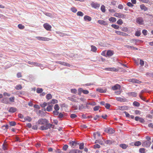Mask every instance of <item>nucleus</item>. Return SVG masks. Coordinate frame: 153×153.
<instances>
[{"mask_svg":"<svg viewBox=\"0 0 153 153\" xmlns=\"http://www.w3.org/2000/svg\"><path fill=\"white\" fill-rule=\"evenodd\" d=\"M9 126L7 125L3 126H2V128L4 130H6L8 128Z\"/></svg>","mask_w":153,"mask_h":153,"instance_id":"774afa93","label":"nucleus"},{"mask_svg":"<svg viewBox=\"0 0 153 153\" xmlns=\"http://www.w3.org/2000/svg\"><path fill=\"white\" fill-rule=\"evenodd\" d=\"M133 105L134 106L138 107L140 106V104L137 102L135 101L133 102Z\"/></svg>","mask_w":153,"mask_h":153,"instance_id":"4c0bfd02","label":"nucleus"},{"mask_svg":"<svg viewBox=\"0 0 153 153\" xmlns=\"http://www.w3.org/2000/svg\"><path fill=\"white\" fill-rule=\"evenodd\" d=\"M16 111V109L14 107H12L10 108L9 111L10 112L14 113Z\"/></svg>","mask_w":153,"mask_h":153,"instance_id":"4be33fe9","label":"nucleus"},{"mask_svg":"<svg viewBox=\"0 0 153 153\" xmlns=\"http://www.w3.org/2000/svg\"><path fill=\"white\" fill-rule=\"evenodd\" d=\"M101 10L102 12H105V6L104 5H102L101 6Z\"/></svg>","mask_w":153,"mask_h":153,"instance_id":"a18cd8bd","label":"nucleus"},{"mask_svg":"<svg viewBox=\"0 0 153 153\" xmlns=\"http://www.w3.org/2000/svg\"><path fill=\"white\" fill-rule=\"evenodd\" d=\"M115 33L118 35L123 36H126L128 35L127 33L118 31H116Z\"/></svg>","mask_w":153,"mask_h":153,"instance_id":"9b49d317","label":"nucleus"},{"mask_svg":"<svg viewBox=\"0 0 153 153\" xmlns=\"http://www.w3.org/2000/svg\"><path fill=\"white\" fill-rule=\"evenodd\" d=\"M44 27L47 30L50 31L51 28V26L48 24L46 23L43 25Z\"/></svg>","mask_w":153,"mask_h":153,"instance_id":"0eeeda50","label":"nucleus"},{"mask_svg":"<svg viewBox=\"0 0 153 153\" xmlns=\"http://www.w3.org/2000/svg\"><path fill=\"white\" fill-rule=\"evenodd\" d=\"M84 19L85 21H90L92 19L91 17L87 15H85V16L84 17Z\"/></svg>","mask_w":153,"mask_h":153,"instance_id":"a211bd4d","label":"nucleus"},{"mask_svg":"<svg viewBox=\"0 0 153 153\" xmlns=\"http://www.w3.org/2000/svg\"><path fill=\"white\" fill-rule=\"evenodd\" d=\"M36 38L37 39L40 40L48 41L51 40V39L50 38L42 37L37 36L36 37Z\"/></svg>","mask_w":153,"mask_h":153,"instance_id":"423d86ee","label":"nucleus"},{"mask_svg":"<svg viewBox=\"0 0 153 153\" xmlns=\"http://www.w3.org/2000/svg\"><path fill=\"white\" fill-rule=\"evenodd\" d=\"M18 27L19 28L21 29H24L25 27L24 26L22 25V24H19L18 25Z\"/></svg>","mask_w":153,"mask_h":153,"instance_id":"37998d69","label":"nucleus"},{"mask_svg":"<svg viewBox=\"0 0 153 153\" xmlns=\"http://www.w3.org/2000/svg\"><path fill=\"white\" fill-rule=\"evenodd\" d=\"M71 10L72 12L74 13H76L77 11V9L75 7H72L71 8Z\"/></svg>","mask_w":153,"mask_h":153,"instance_id":"3c124183","label":"nucleus"},{"mask_svg":"<svg viewBox=\"0 0 153 153\" xmlns=\"http://www.w3.org/2000/svg\"><path fill=\"white\" fill-rule=\"evenodd\" d=\"M128 81L129 82L139 84L141 82V81L137 79H129L128 80Z\"/></svg>","mask_w":153,"mask_h":153,"instance_id":"1a4fd4ad","label":"nucleus"},{"mask_svg":"<svg viewBox=\"0 0 153 153\" xmlns=\"http://www.w3.org/2000/svg\"><path fill=\"white\" fill-rule=\"evenodd\" d=\"M91 51H93V52H96L97 51V48L96 47L94 46L91 45Z\"/></svg>","mask_w":153,"mask_h":153,"instance_id":"a878e982","label":"nucleus"},{"mask_svg":"<svg viewBox=\"0 0 153 153\" xmlns=\"http://www.w3.org/2000/svg\"><path fill=\"white\" fill-rule=\"evenodd\" d=\"M126 108V106H120L119 107V109L120 110H124Z\"/></svg>","mask_w":153,"mask_h":153,"instance_id":"79ce46f5","label":"nucleus"},{"mask_svg":"<svg viewBox=\"0 0 153 153\" xmlns=\"http://www.w3.org/2000/svg\"><path fill=\"white\" fill-rule=\"evenodd\" d=\"M140 34H141V33H140V31H137L135 32V35L136 36H140Z\"/></svg>","mask_w":153,"mask_h":153,"instance_id":"5fc2aeb1","label":"nucleus"},{"mask_svg":"<svg viewBox=\"0 0 153 153\" xmlns=\"http://www.w3.org/2000/svg\"><path fill=\"white\" fill-rule=\"evenodd\" d=\"M120 86L118 84H116L111 88L112 89L115 90L117 89H120Z\"/></svg>","mask_w":153,"mask_h":153,"instance_id":"2eb2a0df","label":"nucleus"},{"mask_svg":"<svg viewBox=\"0 0 153 153\" xmlns=\"http://www.w3.org/2000/svg\"><path fill=\"white\" fill-rule=\"evenodd\" d=\"M145 149L144 148H140L139 149V152L140 153H145Z\"/></svg>","mask_w":153,"mask_h":153,"instance_id":"e2e57ef3","label":"nucleus"},{"mask_svg":"<svg viewBox=\"0 0 153 153\" xmlns=\"http://www.w3.org/2000/svg\"><path fill=\"white\" fill-rule=\"evenodd\" d=\"M15 88L16 89L19 90L21 89L22 88V87L21 85H16Z\"/></svg>","mask_w":153,"mask_h":153,"instance_id":"cd10ccee","label":"nucleus"},{"mask_svg":"<svg viewBox=\"0 0 153 153\" xmlns=\"http://www.w3.org/2000/svg\"><path fill=\"white\" fill-rule=\"evenodd\" d=\"M117 23L119 25H122L123 23V22L121 19H119L117 22Z\"/></svg>","mask_w":153,"mask_h":153,"instance_id":"864d4df0","label":"nucleus"},{"mask_svg":"<svg viewBox=\"0 0 153 153\" xmlns=\"http://www.w3.org/2000/svg\"><path fill=\"white\" fill-rule=\"evenodd\" d=\"M114 16L119 18H125L126 17L125 15L121 13H116L114 14Z\"/></svg>","mask_w":153,"mask_h":153,"instance_id":"7ed1b4c3","label":"nucleus"},{"mask_svg":"<svg viewBox=\"0 0 153 153\" xmlns=\"http://www.w3.org/2000/svg\"><path fill=\"white\" fill-rule=\"evenodd\" d=\"M51 102L53 104L56 103L58 102V100L55 99H53L52 100Z\"/></svg>","mask_w":153,"mask_h":153,"instance_id":"0e129e2a","label":"nucleus"},{"mask_svg":"<svg viewBox=\"0 0 153 153\" xmlns=\"http://www.w3.org/2000/svg\"><path fill=\"white\" fill-rule=\"evenodd\" d=\"M152 143L150 141H144L142 143V146L145 147H148L150 146Z\"/></svg>","mask_w":153,"mask_h":153,"instance_id":"f03ea898","label":"nucleus"},{"mask_svg":"<svg viewBox=\"0 0 153 153\" xmlns=\"http://www.w3.org/2000/svg\"><path fill=\"white\" fill-rule=\"evenodd\" d=\"M128 94L129 96L133 97H136L137 95V93L134 92H129L128 93Z\"/></svg>","mask_w":153,"mask_h":153,"instance_id":"f3484780","label":"nucleus"},{"mask_svg":"<svg viewBox=\"0 0 153 153\" xmlns=\"http://www.w3.org/2000/svg\"><path fill=\"white\" fill-rule=\"evenodd\" d=\"M106 131L110 134H112L114 132V131L112 128H110L106 130Z\"/></svg>","mask_w":153,"mask_h":153,"instance_id":"aec40b11","label":"nucleus"},{"mask_svg":"<svg viewBox=\"0 0 153 153\" xmlns=\"http://www.w3.org/2000/svg\"><path fill=\"white\" fill-rule=\"evenodd\" d=\"M111 26L112 27L117 29H118L119 28V26L115 24H112L111 25Z\"/></svg>","mask_w":153,"mask_h":153,"instance_id":"09e8293b","label":"nucleus"},{"mask_svg":"<svg viewBox=\"0 0 153 153\" xmlns=\"http://www.w3.org/2000/svg\"><path fill=\"white\" fill-rule=\"evenodd\" d=\"M127 5L130 7H132L134 5L130 2H128L127 4Z\"/></svg>","mask_w":153,"mask_h":153,"instance_id":"338daca9","label":"nucleus"},{"mask_svg":"<svg viewBox=\"0 0 153 153\" xmlns=\"http://www.w3.org/2000/svg\"><path fill=\"white\" fill-rule=\"evenodd\" d=\"M69 153H82V151L77 149L71 150Z\"/></svg>","mask_w":153,"mask_h":153,"instance_id":"f8f14e48","label":"nucleus"},{"mask_svg":"<svg viewBox=\"0 0 153 153\" xmlns=\"http://www.w3.org/2000/svg\"><path fill=\"white\" fill-rule=\"evenodd\" d=\"M114 54L113 51L110 50L107 51L106 53L107 56L110 57L112 56Z\"/></svg>","mask_w":153,"mask_h":153,"instance_id":"4468645a","label":"nucleus"},{"mask_svg":"<svg viewBox=\"0 0 153 153\" xmlns=\"http://www.w3.org/2000/svg\"><path fill=\"white\" fill-rule=\"evenodd\" d=\"M10 125L11 126H14L16 124V123L14 121H11L9 122Z\"/></svg>","mask_w":153,"mask_h":153,"instance_id":"603ef678","label":"nucleus"},{"mask_svg":"<svg viewBox=\"0 0 153 153\" xmlns=\"http://www.w3.org/2000/svg\"><path fill=\"white\" fill-rule=\"evenodd\" d=\"M68 148V146L67 145H65L63 147L62 149L64 151H66Z\"/></svg>","mask_w":153,"mask_h":153,"instance_id":"bf43d9fd","label":"nucleus"},{"mask_svg":"<svg viewBox=\"0 0 153 153\" xmlns=\"http://www.w3.org/2000/svg\"><path fill=\"white\" fill-rule=\"evenodd\" d=\"M87 105H96L95 102H89L87 103Z\"/></svg>","mask_w":153,"mask_h":153,"instance_id":"13d9d810","label":"nucleus"},{"mask_svg":"<svg viewBox=\"0 0 153 153\" xmlns=\"http://www.w3.org/2000/svg\"><path fill=\"white\" fill-rule=\"evenodd\" d=\"M24 119L25 120H27L29 122H30L32 120V119L31 117L28 116L25 117Z\"/></svg>","mask_w":153,"mask_h":153,"instance_id":"f704fd0d","label":"nucleus"},{"mask_svg":"<svg viewBox=\"0 0 153 153\" xmlns=\"http://www.w3.org/2000/svg\"><path fill=\"white\" fill-rule=\"evenodd\" d=\"M114 142V141L111 140H108L105 142V143L107 144H111Z\"/></svg>","mask_w":153,"mask_h":153,"instance_id":"c85d7f7f","label":"nucleus"},{"mask_svg":"<svg viewBox=\"0 0 153 153\" xmlns=\"http://www.w3.org/2000/svg\"><path fill=\"white\" fill-rule=\"evenodd\" d=\"M109 21L112 22H115L116 21V19L114 17H111L109 19Z\"/></svg>","mask_w":153,"mask_h":153,"instance_id":"58836bf2","label":"nucleus"},{"mask_svg":"<svg viewBox=\"0 0 153 153\" xmlns=\"http://www.w3.org/2000/svg\"><path fill=\"white\" fill-rule=\"evenodd\" d=\"M122 30L124 32H126L128 30V28L127 27H124L122 29Z\"/></svg>","mask_w":153,"mask_h":153,"instance_id":"052dcab7","label":"nucleus"},{"mask_svg":"<svg viewBox=\"0 0 153 153\" xmlns=\"http://www.w3.org/2000/svg\"><path fill=\"white\" fill-rule=\"evenodd\" d=\"M79 144L75 141H71L69 142V144L73 148H74L77 144Z\"/></svg>","mask_w":153,"mask_h":153,"instance_id":"9d476101","label":"nucleus"},{"mask_svg":"<svg viewBox=\"0 0 153 153\" xmlns=\"http://www.w3.org/2000/svg\"><path fill=\"white\" fill-rule=\"evenodd\" d=\"M95 143H99L100 144L102 145L103 144V142L102 141H101L98 140H96Z\"/></svg>","mask_w":153,"mask_h":153,"instance_id":"4d7b16f0","label":"nucleus"},{"mask_svg":"<svg viewBox=\"0 0 153 153\" xmlns=\"http://www.w3.org/2000/svg\"><path fill=\"white\" fill-rule=\"evenodd\" d=\"M43 91V89L42 88H38L37 89L36 92L38 93H41Z\"/></svg>","mask_w":153,"mask_h":153,"instance_id":"a19ab883","label":"nucleus"},{"mask_svg":"<svg viewBox=\"0 0 153 153\" xmlns=\"http://www.w3.org/2000/svg\"><path fill=\"white\" fill-rule=\"evenodd\" d=\"M44 14L46 16L50 17H53V15L51 13H45Z\"/></svg>","mask_w":153,"mask_h":153,"instance_id":"c03bdc74","label":"nucleus"},{"mask_svg":"<svg viewBox=\"0 0 153 153\" xmlns=\"http://www.w3.org/2000/svg\"><path fill=\"white\" fill-rule=\"evenodd\" d=\"M77 117V116L76 114H71L70 115L72 119L76 117Z\"/></svg>","mask_w":153,"mask_h":153,"instance_id":"680f3d73","label":"nucleus"},{"mask_svg":"<svg viewBox=\"0 0 153 153\" xmlns=\"http://www.w3.org/2000/svg\"><path fill=\"white\" fill-rule=\"evenodd\" d=\"M91 5L92 7L95 9L99 8L100 6V4L97 2H92Z\"/></svg>","mask_w":153,"mask_h":153,"instance_id":"20e7f679","label":"nucleus"},{"mask_svg":"<svg viewBox=\"0 0 153 153\" xmlns=\"http://www.w3.org/2000/svg\"><path fill=\"white\" fill-rule=\"evenodd\" d=\"M120 147L124 149H126L128 147V145L125 144H121L120 145Z\"/></svg>","mask_w":153,"mask_h":153,"instance_id":"b1692460","label":"nucleus"},{"mask_svg":"<svg viewBox=\"0 0 153 153\" xmlns=\"http://www.w3.org/2000/svg\"><path fill=\"white\" fill-rule=\"evenodd\" d=\"M140 8L141 10L146 11L148 10V8L144 4H142L140 5Z\"/></svg>","mask_w":153,"mask_h":153,"instance_id":"6ab92c4d","label":"nucleus"},{"mask_svg":"<svg viewBox=\"0 0 153 153\" xmlns=\"http://www.w3.org/2000/svg\"><path fill=\"white\" fill-rule=\"evenodd\" d=\"M85 108V106L82 104H81L79 106V110H81L84 108Z\"/></svg>","mask_w":153,"mask_h":153,"instance_id":"72a5a7b5","label":"nucleus"},{"mask_svg":"<svg viewBox=\"0 0 153 153\" xmlns=\"http://www.w3.org/2000/svg\"><path fill=\"white\" fill-rule=\"evenodd\" d=\"M84 143H81L79 145V149H84Z\"/></svg>","mask_w":153,"mask_h":153,"instance_id":"de8ad7c7","label":"nucleus"},{"mask_svg":"<svg viewBox=\"0 0 153 153\" xmlns=\"http://www.w3.org/2000/svg\"><path fill=\"white\" fill-rule=\"evenodd\" d=\"M105 70L106 71H112L117 72L119 71L118 69L116 68H105Z\"/></svg>","mask_w":153,"mask_h":153,"instance_id":"6e6552de","label":"nucleus"},{"mask_svg":"<svg viewBox=\"0 0 153 153\" xmlns=\"http://www.w3.org/2000/svg\"><path fill=\"white\" fill-rule=\"evenodd\" d=\"M140 64L141 66H143L144 64V61L141 59H140Z\"/></svg>","mask_w":153,"mask_h":153,"instance_id":"69168bd1","label":"nucleus"},{"mask_svg":"<svg viewBox=\"0 0 153 153\" xmlns=\"http://www.w3.org/2000/svg\"><path fill=\"white\" fill-rule=\"evenodd\" d=\"M68 99L74 102H77L76 99H75L72 97H68Z\"/></svg>","mask_w":153,"mask_h":153,"instance_id":"ea45409f","label":"nucleus"},{"mask_svg":"<svg viewBox=\"0 0 153 153\" xmlns=\"http://www.w3.org/2000/svg\"><path fill=\"white\" fill-rule=\"evenodd\" d=\"M52 110V106L48 105L47 108L46 110L48 111H50Z\"/></svg>","mask_w":153,"mask_h":153,"instance_id":"7c9ffc66","label":"nucleus"},{"mask_svg":"<svg viewBox=\"0 0 153 153\" xmlns=\"http://www.w3.org/2000/svg\"><path fill=\"white\" fill-rule=\"evenodd\" d=\"M97 91H99L101 93H105L106 91V89H102L101 88H98L97 89Z\"/></svg>","mask_w":153,"mask_h":153,"instance_id":"5701e85b","label":"nucleus"},{"mask_svg":"<svg viewBox=\"0 0 153 153\" xmlns=\"http://www.w3.org/2000/svg\"><path fill=\"white\" fill-rule=\"evenodd\" d=\"M125 99L121 97H117L116 98V100L120 102H124L125 100Z\"/></svg>","mask_w":153,"mask_h":153,"instance_id":"c756f323","label":"nucleus"},{"mask_svg":"<svg viewBox=\"0 0 153 153\" xmlns=\"http://www.w3.org/2000/svg\"><path fill=\"white\" fill-rule=\"evenodd\" d=\"M62 65L68 67H70L71 65L70 64L63 62H62Z\"/></svg>","mask_w":153,"mask_h":153,"instance_id":"2f4dec72","label":"nucleus"},{"mask_svg":"<svg viewBox=\"0 0 153 153\" xmlns=\"http://www.w3.org/2000/svg\"><path fill=\"white\" fill-rule=\"evenodd\" d=\"M49 104V102L47 103L45 102H44L42 103H41L40 105L42 107L44 108L47 105H48Z\"/></svg>","mask_w":153,"mask_h":153,"instance_id":"bb28decb","label":"nucleus"},{"mask_svg":"<svg viewBox=\"0 0 153 153\" xmlns=\"http://www.w3.org/2000/svg\"><path fill=\"white\" fill-rule=\"evenodd\" d=\"M52 98V95L50 94H48L46 96V98L48 100L51 99Z\"/></svg>","mask_w":153,"mask_h":153,"instance_id":"e433bc0d","label":"nucleus"},{"mask_svg":"<svg viewBox=\"0 0 153 153\" xmlns=\"http://www.w3.org/2000/svg\"><path fill=\"white\" fill-rule=\"evenodd\" d=\"M55 110L58 111L59 109V107L58 104L55 105L54 107Z\"/></svg>","mask_w":153,"mask_h":153,"instance_id":"8fccbe9b","label":"nucleus"},{"mask_svg":"<svg viewBox=\"0 0 153 153\" xmlns=\"http://www.w3.org/2000/svg\"><path fill=\"white\" fill-rule=\"evenodd\" d=\"M143 3H148L150 5L152 4V3L149 0H143Z\"/></svg>","mask_w":153,"mask_h":153,"instance_id":"473e14b6","label":"nucleus"},{"mask_svg":"<svg viewBox=\"0 0 153 153\" xmlns=\"http://www.w3.org/2000/svg\"><path fill=\"white\" fill-rule=\"evenodd\" d=\"M100 146L98 144H96L94 145V149H96L97 148H100Z\"/></svg>","mask_w":153,"mask_h":153,"instance_id":"6e6d98bb","label":"nucleus"},{"mask_svg":"<svg viewBox=\"0 0 153 153\" xmlns=\"http://www.w3.org/2000/svg\"><path fill=\"white\" fill-rule=\"evenodd\" d=\"M1 102L2 103L6 104H8L9 102L7 98H4L2 100Z\"/></svg>","mask_w":153,"mask_h":153,"instance_id":"412c9836","label":"nucleus"},{"mask_svg":"<svg viewBox=\"0 0 153 153\" xmlns=\"http://www.w3.org/2000/svg\"><path fill=\"white\" fill-rule=\"evenodd\" d=\"M98 22L100 25H108L106 21L103 20H99L98 21Z\"/></svg>","mask_w":153,"mask_h":153,"instance_id":"dca6fc26","label":"nucleus"},{"mask_svg":"<svg viewBox=\"0 0 153 153\" xmlns=\"http://www.w3.org/2000/svg\"><path fill=\"white\" fill-rule=\"evenodd\" d=\"M38 123L39 125H43L39 128L41 130H47L53 126L52 124L48 123V120L45 119H39L38 121Z\"/></svg>","mask_w":153,"mask_h":153,"instance_id":"f257e3e1","label":"nucleus"},{"mask_svg":"<svg viewBox=\"0 0 153 153\" xmlns=\"http://www.w3.org/2000/svg\"><path fill=\"white\" fill-rule=\"evenodd\" d=\"M28 63L30 65H33L34 66H40L41 65V64L39 63L36 62H31L29 61L28 62Z\"/></svg>","mask_w":153,"mask_h":153,"instance_id":"ddd939ff","label":"nucleus"},{"mask_svg":"<svg viewBox=\"0 0 153 153\" xmlns=\"http://www.w3.org/2000/svg\"><path fill=\"white\" fill-rule=\"evenodd\" d=\"M144 21L142 18L139 17L137 18L136 20V22L139 25H143Z\"/></svg>","mask_w":153,"mask_h":153,"instance_id":"39448f33","label":"nucleus"},{"mask_svg":"<svg viewBox=\"0 0 153 153\" xmlns=\"http://www.w3.org/2000/svg\"><path fill=\"white\" fill-rule=\"evenodd\" d=\"M141 142L140 141H137L134 143V145L135 146H138L141 144Z\"/></svg>","mask_w":153,"mask_h":153,"instance_id":"393cba45","label":"nucleus"},{"mask_svg":"<svg viewBox=\"0 0 153 153\" xmlns=\"http://www.w3.org/2000/svg\"><path fill=\"white\" fill-rule=\"evenodd\" d=\"M77 15L78 16H82L84 15V13L82 12L78 11L77 13Z\"/></svg>","mask_w":153,"mask_h":153,"instance_id":"49530a36","label":"nucleus"},{"mask_svg":"<svg viewBox=\"0 0 153 153\" xmlns=\"http://www.w3.org/2000/svg\"><path fill=\"white\" fill-rule=\"evenodd\" d=\"M79 89L81 90V91L85 94H88L89 93V91L88 90H84L81 88H80Z\"/></svg>","mask_w":153,"mask_h":153,"instance_id":"c9c22d12","label":"nucleus"}]
</instances>
